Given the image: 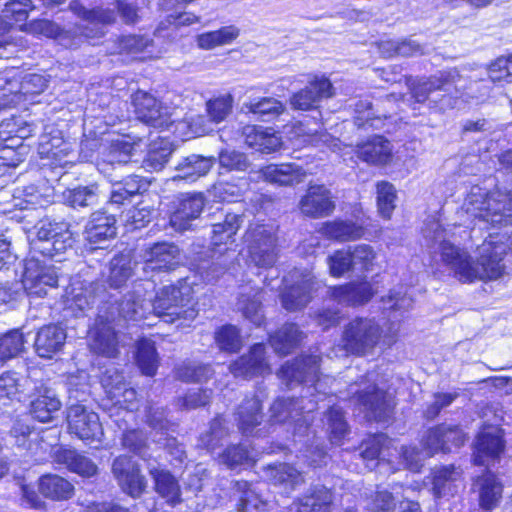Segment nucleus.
Returning a JSON list of instances; mask_svg holds the SVG:
<instances>
[{
  "label": "nucleus",
  "mask_w": 512,
  "mask_h": 512,
  "mask_svg": "<svg viewBox=\"0 0 512 512\" xmlns=\"http://www.w3.org/2000/svg\"><path fill=\"white\" fill-rule=\"evenodd\" d=\"M143 270L151 272H170L182 262L181 252L177 245L168 242L154 243L142 253Z\"/></svg>",
  "instance_id": "nucleus-16"
},
{
  "label": "nucleus",
  "mask_w": 512,
  "mask_h": 512,
  "mask_svg": "<svg viewBox=\"0 0 512 512\" xmlns=\"http://www.w3.org/2000/svg\"><path fill=\"white\" fill-rule=\"evenodd\" d=\"M352 262L349 248L336 250L327 259L330 274L334 277H341L347 272L354 271Z\"/></svg>",
  "instance_id": "nucleus-63"
},
{
  "label": "nucleus",
  "mask_w": 512,
  "mask_h": 512,
  "mask_svg": "<svg viewBox=\"0 0 512 512\" xmlns=\"http://www.w3.org/2000/svg\"><path fill=\"white\" fill-rule=\"evenodd\" d=\"M192 298V284L186 278L179 279L175 284L162 287L154 300H150V313L153 312L167 323L181 319L192 321L197 316Z\"/></svg>",
  "instance_id": "nucleus-3"
},
{
  "label": "nucleus",
  "mask_w": 512,
  "mask_h": 512,
  "mask_svg": "<svg viewBox=\"0 0 512 512\" xmlns=\"http://www.w3.org/2000/svg\"><path fill=\"white\" fill-rule=\"evenodd\" d=\"M460 75L456 70L441 71L427 79H420L410 85L412 97L417 103H424L437 90L452 93Z\"/></svg>",
  "instance_id": "nucleus-20"
},
{
  "label": "nucleus",
  "mask_w": 512,
  "mask_h": 512,
  "mask_svg": "<svg viewBox=\"0 0 512 512\" xmlns=\"http://www.w3.org/2000/svg\"><path fill=\"white\" fill-rule=\"evenodd\" d=\"M298 207L303 215L317 219L331 215L336 205L332 192L325 185L309 184Z\"/></svg>",
  "instance_id": "nucleus-17"
},
{
  "label": "nucleus",
  "mask_w": 512,
  "mask_h": 512,
  "mask_svg": "<svg viewBox=\"0 0 512 512\" xmlns=\"http://www.w3.org/2000/svg\"><path fill=\"white\" fill-rule=\"evenodd\" d=\"M364 228L351 220L336 219L323 223L319 233L337 242L355 241L363 237Z\"/></svg>",
  "instance_id": "nucleus-36"
},
{
  "label": "nucleus",
  "mask_w": 512,
  "mask_h": 512,
  "mask_svg": "<svg viewBox=\"0 0 512 512\" xmlns=\"http://www.w3.org/2000/svg\"><path fill=\"white\" fill-rule=\"evenodd\" d=\"M333 95L334 87L331 81L323 75H315L304 88L291 95L289 104L293 110L310 111L316 109L322 100Z\"/></svg>",
  "instance_id": "nucleus-14"
},
{
  "label": "nucleus",
  "mask_w": 512,
  "mask_h": 512,
  "mask_svg": "<svg viewBox=\"0 0 512 512\" xmlns=\"http://www.w3.org/2000/svg\"><path fill=\"white\" fill-rule=\"evenodd\" d=\"M355 154L363 162L374 166H385L392 161L393 146L383 136H374L356 146Z\"/></svg>",
  "instance_id": "nucleus-27"
},
{
  "label": "nucleus",
  "mask_w": 512,
  "mask_h": 512,
  "mask_svg": "<svg viewBox=\"0 0 512 512\" xmlns=\"http://www.w3.org/2000/svg\"><path fill=\"white\" fill-rule=\"evenodd\" d=\"M434 235L431 238L434 254L439 255L440 261L463 283L474 281H494L501 278L506 271L503 262L508 251H512V236L490 235L479 247L478 258L475 262L464 249L455 246L444 238V231L435 224Z\"/></svg>",
  "instance_id": "nucleus-1"
},
{
  "label": "nucleus",
  "mask_w": 512,
  "mask_h": 512,
  "mask_svg": "<svg viewBox=\"0 0 512 512\" xmlns=\"http://www.w3.org/2000/svg\"><path fill=\"white\" fill-rule=\"evenodd\" d=\"M384 329L374 317H356L343 329L341 343L346 353L364 356L379 345Z\"/></svg>",
  "instance_id": "nucleus-4"
},
{
  "label": "nucleus",
  "mask_w": 512,
  "mask_h": 512,
  "mask_svg": "<svg viewBox=\"0 0 512 512\" xmlns=\"http://www.w3.org/2000/svg\"><path fill=\"white\" fill-rule=\"evenodd\" d=\"M461 470L453 465L436 468L432 472V489L436 497L454 495L458 491Z\"/></svg>",
  "instance_id": "nucleus-43"
},
{
  "label": "nucleus",
  "mask_w": 512,
  "mask_h": 512,
  "mask_svg": "<svg viewBox=\"0 0 512 512\" xmlns=\"http://www.w3.org/2000/svg\"><path fill=\"white\" fill-rule=\"evenodd\" d=\"M205 197L202 193H187L179 198L175 211L170 216V225L176 231H185L191 227V222L197 219L204 207Z\"/></svg>",
  "instance_id": "nucleus-21"
},
{
  "label": "nucleus",
  "mask_w": 512,
  "mask_h": 512,
  "mask_svg": "<svg viewBox=\"0 0 512 512\" xmlns=\"http://www.w3.org/2000/svg\"><path fill=\"white\" fill-rule=\"evenodd\" d=\"M42 376L38 369L29 371L26 377H21L17 372L6 371L0 375V404L7 405L9 401L16 398L19 394L26 396L33 377Z\"/></svg>",
  "instance_id": "nucleus-30"
},
{
  "label": "nucleus",
  "mask_w": 512,
  "mask_h": 512,
  "mask_svg": "<svg viewBox=\"0 0 512 512\" xmlns=\"http://www.w3.org/2000/svg\"><path fill=\"white\" fill-rule=\"evenodd\" d=\"M265 181L279 186H294L304 181L307 173L297 163L270 164L260 170Z\"/></svg>",
  "instance_id": "nucleus-29"
},
{
  "label": "nucleus",
  "mask_w": 512,
  "mask_h": 512,
  "mask_svg": "<svg viewBox=\"0 0 512 512\" xmlns=\"http://www.w3.org/2000/svg\"><path fill=\"white\" fill-rule=\"evenodd\" d=\"M452 435V444L455 447H460L466 441L465 433L456 425L441 424L434 428L429 429L422 439L425 454L428 457L442 451L448 452V442L444 439L445 436Z\"/></svg>",
  "instance_id": "nucleus-26"
},
{
  "label": "nucleus",
  "mask_w": 512,
  "mask_h": 512,
  "mask_svg": "<svg viewBox=\"0 0 512 512\" xmlns=\"http://www.w3.org/2000/svg\"><path fill=\"white\" fill-rule=\"evenodd\" d=\"M375 372H368L349 385L348 394L360 410L377 421L384 420L391 409L388 394L375 384Z\"/></svg>",
  "instance_id": "nucleus-7"
},
{
  "label": "nucleus",
  "mask_w": 512,
  "mask_h": 512,
  "mask_svg": "<svg viewBox=\"0 0 512 512\" xmlns=\"http://www.w3.org/2000/svg\"><path fill=\"white\" fill-rule=\"evenodd\" d=\"M112 473L121 490L132 498L140 497L147 488V480L139 465L128 456L114 459Z\"/></svg>",
  "instance_id": "nucleus-15"
},
{
  "label": "nucleus",
  "mask_w": 512,
  "mask_h": 512,
  "mask_svg": "<svg viewBox=\"0 0 512 512\" xmlns=\"http://www.w3.org/2000/svg\"><path fill=\"white\" fill-rule=\"evenodd\" d=\"M228 434L229 431L225 425V420L222 417H216L212 420L209 431L200 436L199 445L213 451L221 445Z\"/></svg>",
  "instance_id": "nucleus-59"
},
{
  "label": "nucleus",
  "mask_w": 512,
  "mask_h": 512,
  "mask_svg": "<svg viewBox=\"0 0 512 512\" xmlns=\"http://www.w3.org/2000/svg\"><path fill=\"white\" fill-rule=\"evenodd\" d=\"M325 419L331 442L340 444L349 432L343 410L338 406H332L325 413Z\"/></svg>",
  "instance_id": "nucleus-54"
},
{
  "label": "nucleus",
  "mask_w": 512,
  "mask_h": 512,
  "mask_svg": "<svg viewBox=\"0 0 512 512\" xmlns=\"http://www.w3.org/2000/svg\"><path fill=\"white\" fill-rule=\"evenodd\" d=\"M250 262L269 268L276 262V230L272 225L251 224L244 235Z\"/></svg>",
  "instance_id": "nucleus-8"
},
{
  "label": "nucleus",
  "mask_w": 512,
  "mask_h": 512,
  "mask_svg": "<svg viewBox=\"0 0 512 512\" xmlns=\"http://www.w3.org/2000/svg\"><path fill=\"white\" fill-rule=\"evenodd\" d=\"M57 286L58 274L55 267L43 265L37 259L27 261L21 288L30 300L46 297Z\"/></svg>",
  "instance_id": "nucleus-11"
},
{
  "label": "nucleus",
  "mask_w": 512,
  "mask_h": 512,
  "mask_svg": "<svg viewBox=\"0 0 512 512\" xmlns=\"http://www.w3.org/2000/svg\"><path fill=\"white\" fill-rule=\"evenodd\" d=\"M238 310L243 316L256 326H260L264 321V315L261 309V301L256 295L250 298L247 295H242L237 303Z\"/></svg>",
  "instance_id": "nucleus-64"
},
{
  "label": "nucleus",
  "mask_w": 512,
  "mask_h": 512,
  "mask_svg": "<svg viewBox=\"0 0 512 512\" xmlns=\"http://www.w3.org/2000/svg\"><path fill=\"white\" fill-rule=\"evenodd\" d=\"M65 199L74 208L93 205L98 200V185L79 186L69 190Z\"/></svg>",
  "instance_id": "nucleus-61"
},
{
  "label": "nucleus",
  "mask_w": 512,
  "mask_h": 512,
  "mask_svg": "<svg viewBox=\"0 0 512 512\" xmlns=\"http://www.w3.org/2000/svg\"><path fill=\"white\" fill-rule=\"evenodd\" d=\"M462 209L471 218L490 226L512 224V196L509 193L487 192L479 186H473Z\"/></svg>",
  "instance_id": "nucleus-2"
},
{
  "label": "nucleus",
  "mask_w": 512,
  "mask_h": 512,
  "mask_svg": "<svg viewBox=\"0 0 512 512\" xmlns=\"http://www.w3.org/2000/svg\"><path fill=\"white\" fill-rule=\"evenodd\" d=\"M149 181L138 175H129L121 182L113 185L110 202L121 204L124 200L145 192L149 187Z\"/></svg>",
  "instance_id": "nucleus-46"
},
{
  "label": "nucleus",
  "mask_w": 512,
  "mask_h": 512,
  "mask_svg": "<svg viewBox=\"0 0 512 512\" xmlns=\"http://www.w3.org/2000/svg\"><path fill=\"white\" fill-rule=\"evenodd\" d=\"M243 223L239 214L227 213L222 222L213 225L211 242L214 247L222 249L221 245L226 244L237 233Z\"/></svg>",
  "instance_id": "nucleus-48"
},
{
  "label": "nucleus",
  "mask_w": 512,
  "mask_h": 512,
  "mask_svg": "<svg viewBox=\"0 0 512 512\" xmlns=\"http://www.w3.org/2000/svg\"><path fill=\"white\" fill-rule=\"evenodd\" d=\"M175 374L177 379L184 382H203L210 379L214 371L210 365L188 361L179 365Z\"/></svg>",
  "instance_id": "nucleus-55"
},
{
  "label": "nucleus",
  "mask_w": 512,
  "mask_h": 512,
  "mask_svg": "<svg viewBox=\"0 0 512 512\" xmlns=\"http://www.w3.org/2000/svg\"><path fill=\"white\" fill-rule=\"evenodd\" d=\"M39 491L46 498L64 501L73 496L74 486L59 475L47 474L39 480Z\"/></svg>",
  "instance_id": "nucleus-45"
},
{
  "label": "nucleus",
  "mask_w": 512,
  "mask_h": 512,
  "mask_svg": "<svg viewBox=\"0 0 512 512\" xmlns=\"http://www.w3.org/2000/svg\"><path fill=\"white\" fill-rule=\"evenodd\" d=\"M391 442V439L385 434H377L362 443V451L359 456L367 461L366 467L368 469L372 470L379 464L380 457H384V453L389 449Z\"/></svg>",
  "instance_id": "nucleus-47"
},
{
  "label": "nucleus",
  "mask_w": 512,
  "mask_h": 512,
  "mask_svg": "<svg viewBox=\"0 0 512 512\" xmlns=\"http://www.w3.org/2000/svg\"><path fill=\"white\" fill-rule=\"evenodd\" d=\"M234 256L227 248H213L207 251V257H200L196 265L197 272L206 282L216 281L229 268Z\"/></svg>",
  "instance_id": "nucleus-28"
},
{
  "label": "nucleus",
  "mask_w": 512,
  "mask_h": 512,
  "mask_svg": "<svg viewBox=\"0 0 512 512\" xmlns=\"http://www.w3.org/2000/svg\"><path fill=\"white\" fill-rule=\"evenodd\" d=\"M503 435V430L495 426H485L480 431L474 444L475 464L487 465L499 457L505 447Z\"/></svg>",
  "instance_id": "nucleus-19"
},
{
  "label": "nucleus",
  "mask_w": 512,
  "mask_h": 512,
  "mask_svg": "<svg viewBox=\"0 0 512 512\" xmlns=\"http://www.w3.org/2000/svg\"><path fill=\"white\" fill-rule=\"evenodd\" d=\"M132 275L130 260L124 256H115L110 261L107 283L111 288L118 289L125 285Z\"/></svg>",
  "instance_id": "nucleus-57"
},
{
  "label": "nucleus",
  "mask_w": 512,
  "mask_h": 512,
  "mask_svg": "<svg viewBox=\"0 0 512 512\" xmlns=\"http://www.w3.org/2000/svg\"><path fill=\"white\" fill-rule=\"evenodd\" d=\"M173 152L171 143L166 139L153 141L143 160L142 166L147 171H160L164 168Z\"/></svg>",
  "instance_id": "nucleus-50"
},
{
  "label": "nucleus",
  "mask_w": 512,
  "mask_h": 512,
  "mask_svg": "<svg viewBox=\"0 0 512 512\" xmlns=\"http://www.w3.org/2000/svg\"><path fill=\"white\" fill-rule=\"evenodd\" d=\"M297 280L281 295L282 306L288 311H296L305 307L311 298V292L317 282L310 273L301 274Z\"/></svg>",
  "instance_id": "nucleus-31"
},
{
  "label": "nucleus",
  "mask_w": 512,
  "mask_h": 512,
  "mask_svg": "<svg viewBox=\"0 0 512 512\" xmlns=\"http://www.w3.org/2000/svg\"><path fill=\"white\" fill-rule=\"evenodd\" d=\"M239 30L234 26H225L216 31L202 33L197 36L196 42L199 48L211 50L215 47L226 45L235 40Z\"/></svg>",
  "instance_id": "nucleus-52"
},
{
  "label": "nucleus",
  "mask_w": 512,
  "mask_h": 512,
  "mask_svg": "<svg viewBox=\"0 0 512 512\" xmlns=\"http://www.w3.org/2000/svg\"><path fill=\"white\" fill-rule=\"evenodd\" d=\"M219 462L229 469L248 464L251 461L249 451L242 445H231L219 455Z\"/></svg>",
  "instance_id": "nucleus-62"
},
{
  "label": "nucleus",
  "mask_w": 512,
  "mask_h": 512,
  "mask_svg": "<svg viewBox=\"0 0 512 512\" xmlns=\"http://www.w3.org/2000/svg\"><path fill=\"white\" fill-rule=\"evenodd\" d=\"M35 229L36 236L30 242L34 254L54 258L72 249L74 238L67 223L43 219Z\"/></svg>",
  "instance_id": "nucleus-6"
},
{
  "label": "nucleus",
  "mask_w": 512,
  "mask_h": 512,
  "mask_svg": "<svg viewBox=\"0 0 512 512\" xmlns=\"http://www.w3.org/2000/svg\"><path fill=\"white\" fill-rule=\"evenodd\" d=\"M116 313L109 307L99 308L95 326L91 334V350L107 358H116L119 354V338L115 330Z\"/></svg>",
  "instance_id": "nucleus-9"
},
{
  "label": "nucleus",
  "mask_w": 512,
  "mask_h": 512,
  "mask_svg": "<svg viewBox=\"0 0 512 512\" xmlns=\"http://www.w3.org/2000/svg\"><path fill=\"white\" fill-rule=\"evenodd\" d=\"M68 431L87 443H100L104 432L97 413L82 404H73L67 408Z\"/></svg>",
  "instance_id": "nucleus-12"
},
{
  "label": "nucleus",
  "mask_w": 512,
  "mask_h": 512,
  "mask_svg": "<svg viewBox=\"0 0 512 512\" xmlns=\"http://www.w3.org/2000/svg\"><path fill=\"white\" fill-rule=\"evenodd\" d=\"M115 215L107 208L94 211L85 225V239L93 245L113 239L117 234Z\"/></svg>",
  "instance_id": "nucleus-22"
},
{
  "label": "nucleus",
  "mask_w": 512,
  "mask_h": 512,
  "mask_svg": "<svg viewBox=\"0 0 512 512\" xmlns=\"http://www.w3.org/2000/svg\"><path fill=\"white\" fill-rule=\"evenodd\" d=\"M136 360L143 374L155 375L158 367V355L154 342L148 339L140 340L137 345Z\"/></svg>",
  "instance_id": "nucleus-56"
},
{
  "label": "nucleus",
  "mask_w": 512,
  "mask_h": 512,
  "mask_svg": "<svg viewBox=\"0 0 512 512\" xmlns=\"http://www.w3.org/2000/svg\"><path fill=\"white\" fill-rule=\"evenodd\" d=\"M30 384L32 385L26 393V396L31 399L28 406L29 414L39 422L52 421L61 408V401L43 377H33V382Z\"/></svg>",
  "instance_id": "nucleus-10"
},
{
  "label": "nucleus",
  "mask_w": 512,
  "mask_h": 512,
  "mask_svg": "<svg viewBox=\"0 0 512 512\" xmlns=\"http://www.w3.org/2000/svg\"><path fill=\"white\" fill-rule=\"evenodd\" d=\"M133 105L137 118L150 126L167 128L173 123L168 108L146 92L137 91L133 95Z\"/></svg>",
  "instance_id": "nucleus-18"
},
{
  "label": "nucleus",
  "mask_w": 512,
  "mask_h": 512,
  "mask_svg": "<svg viewBox=\"0 0 512 512\" xmlns=\"http://www.w3.org/2000/svg\"><path fill=\"white\" fill-rule=\"evenodd\" d=\"M473 489L478 493L480 507L485 510L495 508L502 496V484L489 472L476 479Z\"/></svg>",
  "instance_id": "nucleus-41"
},
{
  "label": "nucleus",
  "mask_w": 512,
  "mask_h": 512,
  "mask_svg": "<svg viewBox=\"0 0 512 512\" xmlns=\"http://www.w3.org/2000/svg\"><path fill=\"white\" fill-rule=\"evenodd\" d=\"M66 332L59 325H46L39 329L35 339L36 353L42 358H52L65 344Z\"/></svg>",
  "instance_id": "nucleus-34"
},
{
  "label": "nucleus",
  "mask_w": 512,
  "mask_h": 512,
  "mask_svg": "<svg viewBox=\"0 0 512 512\" xmlns=\"http://www.w3.org/2000/svg\"><path fill=\"white\" fill-rule=\"evenodd\" d=\"M286 106L274 97L249 98L242 105V111L260 117L278 116L285 112Z\"/></svg>",
  "instance_id": "nucleus-51"
},
{
  "label": "nucleus",
  "mask_w": 512,
  "mask_h": 512,
  "mask_svg": "<svg viewBox=\"0 0 512 512\" xmlns=\"http://www.w3.org/2000/svg\"><path fill=\"white\" fill-rule=\"evenodd\" d=\"M319 362V356H303L295 359L291 363L288 362L284 364L278 375L286 382L287 386H291L293 383H311L316 394L311 393L310 395L314 397L313 401L317 404V402L322 399L321 396H326L331 393V391L327 392L326 388L328 384L334 382V379L330 376L320 377L318 375ZM311 404H313L312 400L310 401V405Z\"/></svg>",
  "instance_id": "nucleus-5"
},
{
  "label": "nucleus",
  "mask_w": 512,
  "mask_h": 512,
  "mask_svg": "<svg viewBox=\"0 0 512 512\" xmlns=\"http://www.w3.org/2000/svg\"><path fill=\"white\" fill-rule=\"evenodd\" d=\"M229 370L235 377L243 378L269 374L271 370L265 357V346L260 343L253 345L247 354L230 364Z\"/></svg>",
  "instance_id": "nucleus-24"
},
{
  "label": "nucleus",
  "mask_w": 512,
  "mask_h": 512,
  "mask_svg": "<svg viewBox=\"0 0 512 512\" xmlns=\"http://www.w3.org/2000/svg\"><path fill=\"white\" fill-rule=\"evenodd\" d=\"M109 307L116 313V323L138 321L150 313V300L141 298L138 290L127 293L121 301L115 303H104L100 308Z\"/></svg>",
  "instance_id": "nucleus-25"
},
{
  "label": "nucleus",
  "mask_w": 512,
  "mask_h": 512,
  "mask_svg": "<svg viewBox=\"0 0 512 512\" xmlns=\"http://www.w3.org/2000/svg\"><path fill=\"white\" fill-rule=\"evenodd\" d=\"M332 492L324 486L309 489L295 502V512H331Z\"/></svg>",
  "instance_id": "nucleus-38"
},
{
  "label": "nucleus",
  "mask_w": 512,
  "mask_h": 512,
  "mask_svg": "<svg viewBox=\"0 0 512 512\" xmlns=\"http://www.w3.org/2000/svg\"><path fill=\"white\" fill-rule=\"evenodd\" d=\"M330 297L338 304L346 307H357L367 304L376 294L368 281H355L335 286L329 290Z\"/></svg>",
  "instance_id": "nucleus-23"
},
{
  "label": "nucleus",
  "mask_w": 512,
  "mask_h": 512,
  "mask_svg": "<svg viewBox=\"0 0 512 512\" xmlns=\"http://www.w3.org/2000/svg\"><path fill=\"white\" fill-rule=\"evenodd\" d=\"M33 29L49 38L57 39L62 45L72 47L78 45L81 37H93L88 28H77L74 32L75 36L72 38L71 31L62 30L57 24L49 20H38L33 24Z\"/></svg>",
  "instance_id": "nucleus-42"
},
{
  "label": "nucleus",
  "mask_w": 512,
  "mask_h": 512,
  "mask_svg": "<svg viewBox=\"0 0 512 512\" xmlns=\"http://www.w3.org/2000/svg\"><path fill=\"white\" fill-rule=\"evenodd\" d=\"M306 396L297 399H277L270 408V419L273 422L285 423L292 420L295 423L294 434L304 436L309 431V413L315 409V404H304Z\"/></svg>",
  "instance_id": "nucleus-13"
},
{
  "label": "nucleus",
  "mask_w": 512,
  "mask_h": 512,
  "mask_svg": "<svg viewBox=\"0 0 512 512\" xmlns=\"http://www.w3.org/2000/svg\"><path fill=\"white\" fill-rule=\"evenodd\" d=\"M376 192L380 215L385 219H390L397 198L394 185L388 181H379L376 184Z\"/></svg>",
  "instance_id": "nucleus-58"
},
{
  "label": "nucleus",
  "mask_w": 512,
  "mask_h": 512,
  "mask_svg": "<svg viewBox=\"0 0 512 512\" xmlns=\"http://www.w3.org/2000/svg\"><path fill=\"white\" fill-rule=\"evenodd\" d=\"M216 162V158L205 157L198 154H192L181 159L175 166L176 174L172 177V180H185L188 182H194L202 176H205L213 167Z\"/></svg>",
  "instance_id": "nucleus-33"
},
{
  "label": "nucleus",
  "mask_w": 512,
  "mask_h": 512,
  "mask_svg": "<svg viewBox=\"0 0 512 512\" xmlns=\"http://www.w3.org/2000/svg\"><path fill=\"white\" fill-rule=\"evenodd\" d=\"M265 477L273 485L282 488L286 492L295 490L304 482V478L294 466L288 463L268 465L265 468Z\"/></svg>",
  "instance_id": "nucleus-37"
},
{
  "label": "nucleus",
  "mask_w": 512,
  "mask_h": 512,
  "mask_svg": "<svg viewBox=\"0 0 512 512\" xmlns=\"http://www.w3.org/2000/svg\"><path fill=\"white\" fill-rule=\"evenodd\" d=\"M149 473L154 480L155 491L166 499L167 503L175 505L181 502L180 485L169 471L151 467Z\"/></svg>",
  "instance_id": "nucleus-44"
},
{
  "label": "nucleus",
  "mask_w": 512,
  "mask_h": 512,
  "mask_svg": "<svg viewBox=\"0 0 512 512\" xmlns=\"http://www.w3.org/2000/svg\"><path fill=\"white\" fill-rule=\"evenodd\" d=\"M262 400L254 395L246 398L239 405L236 413V421L239 430L244 435H251L254 429L263 421Z\"/></svg>",
  "instance_id": "nucleus-35"
},
{
  "label": "nucleus",
  "mask_w": 512,
  "mask_h": 512,
  "mask_svg": "<svg viewBox=\"0 0 512 512\" xmlns=\"http://www.w3.org/2000/svg\"><path fill=\"white\" fill-rule=\"evenodd\" d=\"M54 460L82 477H92L98 471L96 464L92 460L74 449L58 448L54 452Z\"/></svg>",
  "instance_id": "nucleus-39"
},
{
  "label": "nucleus",
  "mask_w": 512,
  "mask_h": 512,
  "mask_svg": "<svg viewBox=\"0 0 512 512\" xmlns=\"http://www.w3.org/2000/svg\"><path fill=\"white\" fill-rule=\"evenodd\" d=\"M69 7L75 15L94 26L111 24L116 19L114 11L108 8L88 10L77 1L71 2Z\"/></svg>",
  "instance_id": "nucleus-53"
},
{
  "label": "nucleus",
  "mask_w": 512,
  "mask_h": 512,
  "mask_svg": "<svg viewBox=\"0 0 512 512\" xmlns=\"http://www.w3.org/2000/svg\"><path fill=\"white\" fill-rule=\"evenodd\" d=\"M242 135L247 146L261 153L275 152L282 145L281 137L272 128L247 125L243 128Z\"/></svg>",
  "instance_id": "nucleus-32"
},
{
  "label": "nucleus",
  "mask_w": 512,
  "mask_h": 512,
  "mask_svg": "<svg viewBox=\"0 0 512 512\" xmlns=\"http://www.w3.org/2000/svg\"><path fill=\"white\" fill-rule=\"evenodd\" d=\"M351 258L353 259L354 271H371L376 259V252L373 247L367 244H358L349 247Z\"/></svg>",
  "instance_id": "nucleus-60"
},
{
  "label": "nucleus",
  "mask_w": 512,
  "mask_h": 512,
  "mask_svg": "<svg viewBox=\"0 0 512 512\" xmlns=\"http://www.w3.org/2000/svg\"><path fill=\"white\" fill-rule=\"evenodd\" d=\"M395 94L386 95L385 98L378 100L376 106L367 99H361L354 104V122L359 128L364 127L366 124L373 125L372 121L380 119L382 116L388 115L389 111L385 108L386 103L396 101Z\"/></svg>",
  "instance_id": "nucleus-40"
},
{
  "label": "nucleus",
  "mask_w": 512,
  "mask_h": 512,
  "mask_svg": "<svg viewBox=\"0 0 512 512\" xmlns=\"http://www.w3.org/2000/svg\"><path fill=\"white\" fill-rule=\"evenodd\" d=\"M302 340V332L295 324H285L270 337L271 346L280 355H286Z\"/></svg>",
  "instance_id": "nucleus-49"
}]
</instances>
